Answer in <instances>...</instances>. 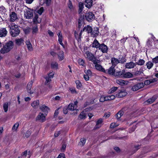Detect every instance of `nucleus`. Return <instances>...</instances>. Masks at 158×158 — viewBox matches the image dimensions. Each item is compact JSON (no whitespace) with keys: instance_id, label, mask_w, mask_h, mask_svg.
Wrapping results in <instances>:
<instances>
[{"instance_id":"10","label":"nucleus","mask_w":158,"mask_h":158,"mask_svg":"<svg viewBox=\"0 0 158 158\" xmlns=\"http://www.w3.org/2000/svg\"><path fill=\"white\" fill-rule=\"evenodd\" d=\"M18 19V16L16 13L14 12H11L10 14V21L13 22Z\"/></svg>"},{"instance_id":"21","label":"nucleus","mask_w":158,"mask_h":158,"mask_svg":"<svg viewBox=\"0 0 158 158\" xmlns=\"http://www.w3.org/2000/svg\"><path fill=\"white\" fill-rule=\"evenodd\" d=\"M124 72V70H123L122 71H119L118 72L115 71L114 76L116 77L123 78V74Z\"/></svg>"},{"instance_id":"55","label":"nucleus","mask_w":158,"mask_h":158,"mask_svg":"<svg viewBox=\"0 0 158 158\" xmlns=\"http://www.w3.org/2000/svg\"><path fill=\"white\" fill-rule=\"evenodd\" d=\"M44 10V9L43 7H41L39 10H38L37 12L39 14L41 15L43 12Z\"/></svg>"},{"instance_id":"29","label":"nucleus","mask_w":158,"mask_h":158,"mask_svg":"<svg viewBox=\"0 0 158 158\" xmlns=\"http://www.w3.org/2000/svg\"><path fill=\"white\" fill-rule=\"evenodd\" d=\"M92 27L89 26L87 25L86 27H85L83 29V31H86L88 33H91L92 31Z\"/></svg>"},{"instance_id":"3","label":"nucleus","mask_w":158,"mask_h":158,"mask_svg":"<svg viewBox=\"0 0 158 158\" xmlns=\"http://www.w3.org/2000/svg\"><path fill=\"white\" fill-rule=\"evenodd\" d=\"M100 61L98 60H95L94 61L93 63L94 65L95 69L98 71H101L104 73H106V71L102 66V65L99 64Z\"/></svg>"},{"instance_id":"6","label":"nucleus","mask_w":158,"mask_h":158,"mask_svg":"<svg viewBox=\"0 0 158 158\" xmlns=\"http://www.w3.org/2000/svg\"><path fill=\"white\" fill-rule=\"evenodd\" d=\"M85 18L87 21L91 22L94 19L95 16L92 12H89L86 13Z\"/></svg>"},{"instance_id":"52","label":"nucleus","mask_w":158,"mask_h":158,"mask_svg":"<svg viewBox=\"0 0 158 158\" xmlns=\"http://www.w3.org/2000/svg\"><path fill=\"white\" fill-rule=\"evenodd\" d=\"M99 101L101 102H104L105 101H107L106 96H104V95L102 96L100 99Z\"/></svg>"},{"instance_id":"2","label":"nucleus","mask_w":158,"mask_h":158,"mask_svg":"<svg viewBox=\"0 0 158 158\" xmlns=\"http://www.w3.org/2000/svg\"><path fill=\"white\" fill-rule=\"evenodd\" d=\"M13 47V43L12 41H9L3 46L1 50L2 53L4 54L9 52Z\"/></svg>"},{"instance_id":"64","label":"nucleus","mask_w":158,"mask_h":158,"mask_svg":"<svg viewBox=\"0 0 158 158\" xmlns=\"http://www.w3.org/2000/svg\"><path fill=\"white\" fill-rule=\"evenodd\" d=\"M48 33L49 35L51 36L52 37L54 35L53 33L49 30H48Z\"/></svg>"},{"instance_id":"35","label":"nucleus","mask_w":158,"mask_h":158,"mask_svg":"<svg viewBox=\"0 0 158 158\" xmlns=\"http://www.w3.org/2000/svg\"><path fill=\"white\" fill-rule=\"evenodd\" d=\"M51 66L53 69H57L58 68V63L56 62H52L51 64Z\"/></svg>"},{"instance_id":"4","label":"nucleus","mask_w":158,"mask_h":158,"mask_svg":"<svg viewBox=\"0 0 158 158\" xmlns=\"http://www.w3.org/2000/svg\"><path fill=\"white\" fill-rule=\"evenodd\" d=\"M24 12V16L27 19H31L33 16L32 10L29 8H27L25 9Z\"/></svg>"},{"instance_id":"60","label":"nucleus","mask_w":158,"mask_h":158,"mask_svg":"<svg viewBox=\"0 0 158 158\" xmlns=\"http://www.w3.org/2000/svg\"><path fill=\"white\" fill-rule=\"evenodd\" d=\"M85 73L86 75H87L89 76H90L92 74V72L90 70H88L85 72Z\"/></svg>"},{"instance_id":"39","label":"nucleus","mask_w":158,"mask_h":158,"mask_svg":"<svg viewBox=\"0 0 158 158\" xmlns=\"http://www.w3.org/2000/svg\"><path fill=\"white\" fill-rule=\"evenodd\" d=\"M145 62V61L143 59H139L137 62L135 63L136 65L142 66L143 65Z\"/></svg>"},{"instance_id":"1","label":"nucleus","mask_w":158,"mask_h":158,"mask_svg":"<svg viewBox=\"0 0 158 158\" xmlns=\"http://www.w3.org/2000/svg\"><path fill=\"white\" fill-rule=\"evenodd\" d=\"M9 27L10 30V33L12 36L15 37L19 34L20 30L17 25L13 23L9 26Z\"/></svg>"},{"instance_id":"63","label":"nucleus","mask_w":158,"mask_h":158,"mask_svg":"<svg viewBox=\"0 0 158 158\" xmlns=\"http://www.w3.org/2000/svg\"><path fill=\"white\" fill-rule=\"evenodd\" d=\"M30 134H31V132H30V131H28L26 132V134H25V136L27 137H28L30 136Z\"/></svg>"},{"instance_id":"59","label":"nucleus","mask_w":158,"mask_h":158,"mask_svg":"<svg viewBox=\"0 0 158 158\" xmlns=\"http://www.w3.org/2000/svg\"><path fill=\"white\" fill-rule=\"evenodd\" d=\"M65 155L64 153H60L57 158H64Z\"/></svg>"},{"instance_id":"51","label":"nucleus","mask_w":158,"mask_h":158,"mask_svg":"<svg viewBox=\"0 0 158 158\" xmlns=\"http://www.w3.org/2000/svg\"><path fill=\"white\" fill-rule=\"evenodd\" d=\"M117 89V88L116 87H113L111 88L109 91V93H112L116 91Z\"/></svg>"},{"instance_id":"12","label":"nucleus","mask_w":158,"mask_h":158,"mask_svg":"<svg viewBox=\"0 0 158 158\" xmlns=\"http://www.w3.org/2000/svg\"><path fill=\"white\" fill-rule=\"evenodd\" d=\"M78 102L77 101H75L74 103H70L68 106L67 108L68 110H74L77 109Z\"/></svg>"},{"instance_id":"47","label":"nucleus","mask_w":158,"mask_h":158,"mask_svg":"<svg viewBox=\"0 0 158 158\" xmlns=\"http://www.w3.org/2000/svg\"><path fill=\"white\" fill-rule=\"evenodd\" d=\"M86 139L85 138H83L81 139V141L80 142V145L82 146H83L85 143Z\"/></svg>"},{"instance_id":"30","label":"nucleus","mask_w":158,"mask_h":158,"mask_svg":"<svg viewBox=\"0 0 158 158\" xmlns=\"http://www.w3.org/2000/svg\"><path fill=\"white\" fill-rule=\"evenodd\" d=\"M32 84V82L31 81L29 82L27 86V91L28 93L30 94L33 93V92H32L31 91V89Z\"/></svg>"},{"instance_id":"23","label":"nucleus","mask_w":158,"mask_h":158,"mask_svg":"<svg viewBox=\"0 0 158 158\" xmlns=\"http://www.w3.org/2000/svg\"><path fill=\"white\" fill-rule=\"evenodd\" d=\"M111 61L112 64V66L114 67L116 66L118 63H120V61L118 59L114 57L112 58L111 59Z\"/></svg>"},{"instance_id":"54","label":"nucleus","mask_w":158,"mask_h":158,"mask_svg":"<svg viewBox=\"0 0 158 158\" xmlns=\"http://www.w3.org/2000/svg\"><path fill=\"white\" fill-rule=\"evenodd\" d=\"M153 63L155 64H158V56H156L155 57L152 59Z\"/></svg>"},{"instance_id":"19","label":"nucleus","mask_w":158,"mask_h":158,"mask_svg":"<svg viewBox=\"0 0 158 158\" xmlns=\"http://www.w3.org/2000/svg\"><path fill=\"white\" fill-rule=\"evenodd\" d=\"M116 82L117 84L120 85L124 86L128 84V82L127 81H124L122 79H117L116 80Z\"/></svg>"},{"instance_id":"32","label":"nucleus","mask_w":158,"mask_h":158,"mask_svg":"<svg viewBox=\"0 0 158 158\" xmlns=\"http://www.w3.org/2000/svg\"><path fill=\"white\" fill-rule=\"evenodd\" d=\"M79 11V13H81L83 10L84 8V4L82 2H79L78 3Z\"/></svg>"},{"instance_id":"16","label":"nucleus","mask_w":158,"mask_h":158,"mask_svg":"<svg viewBox=\"0 0 158 158\" xmlns=\"http://www.w3.org/2000/svg\"><path fill=\"white\" fill-rule=\"evenodd\" d=\"M40 109L43 112L44 114H47L48 111L49 110V108L44 105H43L40 107Z\"/></svg>"},{"instance_id":"11","label":"nucleus","mask_w":158,"mask_h":158,"mask_svg":"<svg viewBox=\"0 0 158 158\" xmlns=\"http://www.w3.org/2000/svg\"><path fill=\"white\" fill-rule=\"evenodd\" d=\"M103 119L102 118H100L96 122V125L94 127L95 130L100 128L102 125Z\"/></svg>"},{"instance_id":"27","label":"nucleus","mask_w":158,"mask_h":158,"mask_svg":"<svg viewBox=\"0 0 158 158\" xmlns=\"http://www.w3.org/2000/svg\"><path fill=\"white\" fill-rule=\"evenodd\" d=\"M93 4V0H85V6L90 8L92 6Z\"/></svg>"},{"instance_id":"20","label":"nucleus","mask_w":158,"mask_h":158,"mask_svg":"<svg viewBox=\"0 0 158 158\" xmlns=\"http://www.w3.org/2000/svg\"><path fill=\"white\" fill-rule=\"evenodd\" d=\"M57 35L58 37V42L59 44L63 47L64 46L62 43L63 37L61 31H59L57 33Z\"/></svg>"},{"instance_id":"41","label":"nucleus","mask_w":158,"mask_h":158,"mask_svg":"<svg viewBox=\"0 0 158 158\" xmlns=\"http://www.w3.org/2000/svg\"><path fill=\"white\" fill-rule=\"evenodd\" d=\"M75 83L76 85L77 88L78 89H80L81 87V84L80 81L79 80H76L75 81Z\"/></svg>"},{"instance_id":"42","label":"nucleus","mask_w":158,"mask_h":158,"mask_svg":"<svg viewBox=\"0 0 158 158\" xmlns=\"http://www.w3.org/2000/svg\"><path fill=\"white\" fill-rule=\"evenodd\" d=\"M3 108L5 112H6L8 110V103L7 102L5 103L3 105Z\"/></svg>"},{"instance_id":"43","label":"nucleus","mask_w":158,"mask_h":158,"mask_svg":"<svg viewBox=\"0 0 158 158\" xmlns=\"http://www.w3.org/2000/svg\"><path fill=\"white\" fill-rule=\"evenodd\" d=\"M23 41L22 39H19L16 40V43L17 45H20L23 44Z\"/></svg>"},{"instance_id":"40","label":"nucleus","mask_w":158,"mask_h":158,"mask_svg":"<svg viewBox=\"0 0 158 158\" xmlns=\"http://www.w3.org/2000/svg\"><path fill=\"white\" fill-rule=\"evenodd\" d=\"M86 118V113L84 111L81 112L79 116V118L80 119L85 118Z\"/></svg>"},{"instance_id":"22","label":"nucleus","mask_w":158,"mask_h":158,"mask_svg":"<svg viewBox=\"0 0 158 158\" xmlns=\"http://www.w3.org/2000/svg\"><path fill=\"white\" fill-rule=\"evenodd\" d=\"M7 33L5 28H2L0 29V37H5Z\"/></svg>"},{"instance_id":"57","label":"nucleus","mask_w":158,"mask_h":158,"mask_svg":"<svg viewBox=\"0 0 158 158\" xmlns=\"http://www.w3.org/2000/svg\"><path fill=\"white\" fill-rule=\"evenodd\" d=\"M38 31L37 27H34L32 29V33L33 34L36 33Z\"/></svg>"},{"instance_id":"46","label":"nucleus","mask_w":158,"mask_h":158,"mask_svg":"<svg viewBox=\"0 0 158 158\" xmlns=\"http://www.w3.org/2000/svg\"><path fill=\"white\" fill-rule=\"evenodd\" d=\"M38 15H35V16L33 19V22L34 23H39L40 22V21L38 22V21L37 20V19H38Z\"/></svg>"},{"instance_id":"26","label":"nucleus","mask_w":158,"mask_h":158,"mask_svg":"<svg viewBox=\"0 0 158 158\" xmlns=\"http://www.w3.org/2000/svg\"><path fill=\"white\" fill-rule=\"evenodd\" d=\"M133 74L129 72H125L124 70V72L123 73V78H131L133 77Z\"/></svg>"},{"instance_id":"24","label":"nucleus","mask_w":158,"mask_h":158,"mask_svg":"<svg viewBox=\"0 0 158 158\" xmlns=\"http://www.w3.org/2000/svg\"><path fill=\"white\" fill-rule=\"evenodd\" d=\"M106 73H108L110 75H114L115 72L114 67L112 66L109 68L108 70H106Z\"/></svg>"},{"instance_id":"61","label":"nucleus","mask_w":158,"mask_h":158,"mask_svg":"<svg viewBox=\"0 0 158 158\" xmlns=\"http://www.w3.org/2000/svg\"><path fill=\"white\" fill-rule=\"evenodd\" d=\"M89 76L87 75H85V74H84V76H83V77H84V79L85 80V81H88L89 80Z\"/></svg>"},{"instance_id":"5","label":"nucleus","mask_w":158,"mask_h":158,"mask_svg":"<svg viewBox=\"0 0 158 158\" xmlns=\"http://www.w3.org/2000/svg\"><path fill=\"white\" fill-rule=\"evenodd\" d=\"M85 56L88 60L92 61L93 63L94 61L97 60L94 54L89 51L85 52Z\"/></svg>"},{"instance_id":"37","label":"nucleus","mask_w":158,"mask_h":158,"mask_svg":"<svg viewBox=\"0 0 158 158\" xmlns=\"http://www.w3.org/2000/svg\"><path fill=\"white\" fill-rule=\"evenodd\" d=\"M26 43L28 50L30 51L32 50L33 48L30 42L29 41H26Z\"/></svg>"},{"instance_id":"56","label":"nucleus","mask_w":158,"mask_h":158,"mask_svg":"<svg viewBox=\"0 0 158 158\" xmlns=\"http://www.w3.org/2000/svg\"><path fill=\"white\" fill-rule=\"evenodd\" d=\"M143 67H142L139 69V71L136 72V73L137 74H140L143 73Z\"/></svg>"},{"instance_id":"17","label":"nucleus","mask_w":158,"mask_h":158,"mask_svg":"<svg viewBox=\"0 0 158 158\" xmlns=\"http://www.w3.org/2000/svg\"><path fill=\"white\" fill-rule=\"evenodd\" d=\"M158 96L157 95H154L152 98H149L147 101H146L145 102L146 103L148 104H150L153 102L157 98Z\"/></svg>"},{"instance_id":"34","label":"nucleus","mask_w":158,"mask_h":158,"mask_svg":"<svg viewBox=\"0 0 158 158\" xmlns=\"http://www.w3.org/2000/svg\"><path fill=\"white\" fill-rule=\"evenodd\" d=\"M99 45H100V44H99L98 41L96 39H95L93 42L92 47L96 48H98Z\"/></svg>"},{"instance_id":"7","label":"nucleus","mask_w":158,"mask_h":158,"mask_svg":"<svg viewBox=\"0 0 158 158\" xmlns=\"http://www.w3.org/2000/svg\"><path fill=\"white\" fill-rule=\"evenodd\" d=\"M144 86V84L143 82H138L132 86L131 90L133 91H136Z\"/></svg>"},{"instance_id":"13","label":"nucleus","mask_w":158,"mask_h":158,"mask_svg":"<svg viewBox=\"0 0 158 158\" xmlns=\"http://www.w3.org/2000/svg\"><path fill=\"white\" fill-rule=\"evenodd\" d=\"M153 40L151 39H148V40L146 44V45L150 48H153V47H156V44H158V40H157L156 41V43L154 44V46L153 47L152 45V42H153ZM156 43V42H155Z\"/></svg>"},{"instance_id":"36","label":"nucleus","mask_w":158,"mask_h":158,"mask_svg":"<svg viewBox=\"0 0 158 158\" xmlns=\"http://www.w3.org/2000/svg\"><path fill=\"white\" fill-rule=\"evenodd\" d=\"M123 112L122 111H119L117 114L116 115L115 117L116 118H117L118 120H120V119L121 117L122 116L123 114Z\"/></svg>"},{"instance_id":"58","label":"nucleus","mask_w":158,"mask_h":158,"mask_svg":"<svg viewBox=\"0 0 158 158\" xmlns=\"http://www.w3.org/2000/svg\"><path fill=\"white\" fill-rule=\"evenodd\" d=\"M136 128V125L133 126L132 128L130 129L129 130L130 132L131 133L134 131L135 130Z\"/></svg>"},{"instance_id":"28","label":"nucleus","mask_w":158,"mask_h":158,"mask_svg":"<svg viewBox=\"0 0 158 158\" xmlns=\"http://www.w3.org/2000/svg\"><path fill=\"white\" fill-rule=\"evenodd\" d=\"M156 81V78H154L153 79H151L150 80H146L144 81V83L143 84H144V85H149L151 83H153Z\"/></svg>"},{"instance_id":"18","label":"nucleus","mask_w":158,"mask_h":158,"mask_svg":"<svg viewBox=\"0 0 158 158\" xmlns=\"http://www.w3.org/2000/svg\"><path fill=\"white\" fill-rule=\"evenodd\" d=\"M127 94V93L124 90H121L116 94V97L118 98H122L125 96Z\"/></svg>"},{"instance_id":"38","label":"nucleus","mask_w":158,"mask_h":158,"mask_svg":"<svg viewBox=\"0 0 158 158\" xmlns=\"http://www.w3.org/2000/svg\"><path fill=\"white\" fill-rule=\"evenodd\" d=\"M146 65L147 66V68L148 69H150L152 67L153 65V63L151 61H148L147 62Z\"/></svg>"},{"instance_id":"50","label":"nucleus","mask_w":158,"mask_h":158,"mask_svg":"<svg viewBox=\"0 0 158 158\" xmlns=\"http://www.w3.org/2000/svg\"><path fill=\"white\" fill-rule=\"evenodd\" d=\"M78 63L79 65L84 66L85 64V61L82 59L80 58L78 60Z\"/></svg>"},{"instance_id":"44","label":"nucleus","mask_w":158,"mask_h":158,"mask_svg":"<svg viewBox=\"0 0 158 158\" xmlns=\"http://www.w3.org/2000/svg\"><path fill=\"white\" fill-rule=\"evenodd\" d=\"M6 11L5 8L3 6L0 7V14L3 15Z\"/></svg>"},{"instance_id":"45","label":"nucleus","mask_w":158,"mask_h":158,"mask_svg":"<svg viewBox=\"0 0 158 158\" xmlns=\"http://www.w3.org/2000/svg\"><path fill=\"white\" fill-rule=\"evenodd\" d=\"M115 96L114 95L106 96V101H110L115 99Z\"/></svg>"},{"instance_id":"53","label":"nucleus","mask_w":158,"mask_h":158,"mask_svg":"<svg viewBox=\"0 0 158 158\" xmlns=\"http://www.w3.org/2000/svg\"><path fill=\"white\" fill-rule=\"evenodd\" d=\"M19 126V124L18 123H15L13 126L12 129L13 130L16 131L18 128Z\"/></svg>"},{"instance_id":"48","label":"nucleus","mask_w":158,"mask_h":158,"mask_svg":"<svg viewBox=\"0 0 158 158\" xmlns=\"http://www.w3.org/2000/svg\"><path fill=\"white\" fill-rule=\"evenodd\" d=\"M118 125L119 124L117 123H112L110 124V127L111 128H113L118 126Z\"/></svg>"},{"instance_id":"25","label":"nucleus","mask_w":158,"mask_h":158,"mask_svg":"<svg viewBox=\"0 0 158 158\" xmlns=\"http://www.w3.org/2000/svg\"><path fill=\"white\" fill-rule=\"evenodd\" d=\"M99 33L98 29L97 27H95L92 29V31L90 33L91 35L93 37L97 36Z\"/></svg>"},{"instance_id":"31","label":"nucleus","mask_w":158,"mask_h":158,"mask_svg":"<svg viewBox=\"0 0 158 158\" xmlns=\"http://www.w3.org/2000/svg\"><path fill=\"white\" fill-rule=\"evenodd\" d=\"M64 53L63 51H60L58 54V59L60 61H61L64 59Z\"/></svg>"},{"instance_id":"8","label":"nucleus","mask_w":158,"mask_h":158,"mask_svg":"<svg viewBox=\"0 0 158 158\" xmlns=\"http://www.w3.org/2000/svg\"><path fill=\"white\" fill-rule=\"evenodd\" d=\"M47 114L40 113L36 117V120L40 121L41 122H44L46 120L45 117Z\"/></svg>"},{"instance_id":"49","label":"nucleus","mask_w":158,"mask_h":158,"mask_svg":"<svg viewBox=\"0 0 158 158\" xmlns=\"http://www.w3.org/2000/svg\"><path fill=\"white\" fill-rule=\"evenodd\" d=\"M69 90L72 94H77V93L74 87H69Z\"/></svg>"},{"instance_id":"15","label":"nucleus","mask_w":158,"mask_h":158,"mask_svg":"<svg viewBox=\"0 0 158 158\" xmlns=\"http://www.w3.org/2000/svg\"><path fill=\"white\" fill-rule=\"evenodd\" d=\"M136 66V64H135V63H134L132 61L127 63L125 64L126 68L128 69L133 68Z\"/></svg>"},{"instance_id":"33","label":"nucleus","mask_w":158,"mask_h":158,"mask_svg":"<svg viewBox=\"0 0 158 158\" xmlns=\"http://www.w3.org/2000/svg\"><path fill=\"white\" fill-rule=\"evenodd\" d=\"M39 104V101L38 100H36L33 102L31 104V106L33 108H36L38 107Z\"/></svg>"},{"instance_id":"9","label":"nucleus","mask_w":158,"mask_h":158,"mask_svg":"<svg viewBox=\"0 0 158 158\" xmlns=\"http://www.w3.org/2000/svg\"><path fill=\"white\" fill-rule=\"evenodd\" d=\"M54 74V72L52 71L50 72L48 74V77H45V79H46L45 84L46 85L48 84V82L51 81V78L53 77Z\"/></svg>"},{"instance_id":"62","label":"nucleus","mask_w":158,"mask_h":158,"mask_svg":"<svg viewBox=\"0 0 158 158\" xmlns=\"http://www.w3.org/2000/svg\"><path fill=\"white\" fill-rule=\"evenodd\" d=\"M110 112L106 113L104 114V117L106 118H108L110 117Z\"/></svg>"},{"instance_id":"14","label":"nucleus","mask_w":158,"mask_h":158,"mask_svg":"<svg viewBox=\"0 0 158 158\" xmlns=\"http://www.w3.org/2000/svg\"><path fill=\"white\" fill-rule=\"evenodd\" d=\"M98 48L103 53H106L108 49L107 47L104 44L99 45Z\"/></svg>"}]
</instances>
